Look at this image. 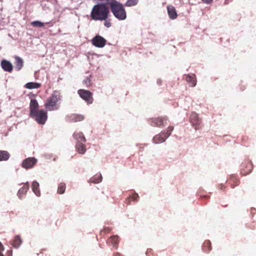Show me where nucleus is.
Listing matches in <instances>:
<instances>
[{
    "mask_svg": "<svg viewBox=\"0 0 256 256\" xmlns=\"http://www.w3.org/2000/svg\"><path fill=\"white\" fill-rule=\"evenodd\" d=\"M162 82V80H157V84H160Z\"/></svg>",
    "mask_w": 256,
    "mask_h": 256,
    "instance_id": "c9c22d12",
    "label": "nucleus"
},
{
    "mask_svg": "<svg viewBox=\"0 0 256 256\" xmlns=\"http://www.w3.org/2000/svg\"><path fill=\"white\" fill-rule=\"evenodd\" d=\"M29 182H28L24 184V186L19 189L17 196L20 199H22L24 194H26L29 190Z\"/></svg>",
    "mask_w": 256,
    "mask_h": 256,
    "instance_id": "f8f14e48",
    "label": "nucleus"
},
{
    "mask_svg": "<svg viewBox=\"0 0 256 256\" xmlns=\"http://www.w3.org/2000/svg\"><path fill=\"white\" fill-rule=\"evenodd\" d=\"M62 96L60 92L55 90L47 99L45 104V108L48 110L54 111L58 110L60 107V103Z\"/></svg>",
    "mask_w": 256,
    "mask_h": 256,
    "instance_id": "20e7f679",
    "label": "nucleus"
},
{
    "mask_svg": "<svg viewBox=\"0 0 256 256\" xmlns=\"http://www.w3.org/2000/svg\"><path fill=\"white\" fill-rule=\"evenodd\" d=\"M4 248L2 244L0 242V256H4L2 252L4 250Z\"/></svg>",
    "mask_w": 256,
    "mask_h": 256,
    "instance_id": "473e14b6",
    "label": "nucleus"
},
{
    "mask_svg": "<svg viewBox=\"0 0 256 256\" xmlns=\"http://www.w3.org/2000/svg\"><path fill=\"white\" fill-rule=\"evenodd\" d=\"M110 10L114 16L119 20H124L127 14L124 6L116 0H112L108 2Z\"/></svg>",
    "mask_w": 256,
    "mask_h": 256,
    "instance_id": "f03ea898",
    "label": "nucleus"
},
{
    "mask_svg": "<svg viewBox=\"0 0 256 256\" xmlns=\"http://www.w3.org/2000/svg\"><path fill=\"white\" fill-rule=\"evenodd\" d=\"M138 0H128L125 4V6H132L137 4Z\"/></svg>",
    "mask_w": 256,
    "mask_h": 256,
    "instance_id": "a878e982",
    "label": "nucleus"
},
{
    "mask_svg": "<svg viewBox=\"0 0 256 256\" xmlns=\"http://www.w3.org/2000/svg\"><path fill=\"white\" fill-rule=\"evenodd\" d=\"M185 79L190 86L194 87L196 86V80L194 74H188L186 76Z\"/></svg>",
    "mask_w": 256,
    "mask_h": 256,
    "instance_id": "4468645a",
    "label": "nucleus"
},
{
    "mask_svg": "<svg viewBox=\"0 0 256 256\" xmlns=\"http://www.w3.org/2000/svg\"><path fill=\"white\" fill-rule=\"evenodd\" d=\"M246 163H244V164H242V167H244V166H245V165H246Z\"/></svg>",
    "mask_w": 256,
    "mask_h": 256,
    "instance_id": "e433bc0d",
    "label": "nucleus"
},
{
    "mask_svg": "<svg viewBox=\"0 0 256 256\" xmlns=\"http://www.w3.org/2000/svg\"><path fill=\"white\" fill-rule=\"evenodd\" d=\"M66 188V184L64 182H61L58 184L57 192L59 194H63L65 192Z\"/></svg>",
    "mask_w": 256,
    "mask_h": 256,
    "instance_id": "b1692460",
    "label": "nucleus"
},
{
    "mask_svg": "<svg viewBox=\"0 0 256 256\" xmlns=\"http://www.w3.org/2000/svg\"><path fill=\"white\" fill-rule=\"evenodd\" d=\"M73 137L76 142H86V139L82 132H75L73 134Z\"/></svg>",
    "mask_w": 256,
    "mask_h": 256,
    "instance_id": "dca6fc26",
    "label": "nucleus"
},
{
    "mask_svg": "<svg viewBox=\"0 0 256 256\" xmlns=\"http://www.w3.org/2000/svg\"><path fill=\"white\" fill-rule=\"evenodd\" d=\"M167 122L166 117H161L158 118H153L150 120V124L154 126L162 127L164 126Z\"/></svg>",
    "mask_w": 256,
    "mask_h": 256,
    "instance_id": "6e6552de",
    "label": "nucleus"
},
{
    "mask_svg": "<svg viewBox=\"0 0 256 256\" xmlns=\"http://www.w3.org/2000/svg\"><path fill=\"white\" fill-rule=\"evenodd\" d=\"M78 94L87 104H91L93 103L94 98L92 94L90 91L81 89L78 91Z\"/></svg>",
    "mask_w": 256,
    "mask_h": 256,
    "instance_id": "423d86ee",
    "label": "nucleus"
},
{
    "mask_svg": "<svg viewBox=\"0 0 256 256\" xmlns=\"http://www.w3.org/2000/svg\"><path fill=\"white\" fill-rule=\"evenodd\" d=\"M91 76L89 75L88 76H86V78H84L83 80V84L86 86L88 87L90 86L92 84L91 82Z\"/></svg>",
    "mask_w": 256,
    "mask_h": 256,
    "instance_id": "bb28decb",
    "label": "nucleus"
},
{
    "mask_svg": "<svg viewBox=\"0 0 256 256\" xmlns=\"http://www.w3.org/2000/svg\"><path fill=\"white\" fill-rule=\"evenodd\" d=\"M108 8L104 4L95 5L91 12V17L94 20H106L108 17Z\"/></svg>",
    "mask_w": 256,
    "mask_h": 256,
    "instance_id": "7ed1b4c3",
    "label": "nucleus"
},
{
    "mask_svg": "<svg viewBox=\"0 0 256 256\" xmlns=\"http://www.w3.org/2000/svg\"><path fill=\"white\" fill-rule=\"evenodd\" d=\"M70 120L74 122H80L84 119V116L81 114H73L70 116Z\"/></svg>",
    "mask_w": 256,
    "mask_h": 256,
    "instance_id": "aec40b11",
    "label": "nucleus"
},
{
    "mask_svg": "<svg viewBox=\"0 0 256 256\" xmlns=\"http://www.w3.org/2000/svg\"><path fill=\"white\" fill-rule=\"evenodd\" d=\"M31 24L34 27L41 28L44 26V23L40 21L32 22Z\"/></svg>",
    "mask_w": 256,
    "mask_h": 256,
    "instance_id": "c85d7f7f",
    "label": "nucleus"
},
{
    "mask_svg": "<svg viewBox=\"0 0 256 256\" xmlns=\"http://www.w3.org/2000/svg\"><path fill=\"white\" fill-rule=\"evenodd\" d=\"M138 194H134L132 196H131L130 198H132L133 201L137 202L138 200Z\"/></svg>",
    "mask_w": 256,
    "mask_h": 256,
    "instance_id": "7c9ffc66",
    "label": "nucleus"
},
{
    "mask_svg": "<svg viewBox=\"0 0 256 256\" xmlns=\"http://www.w3.org/2000/svg\"><path fill=\"white\" fill-rule=\"evenodd\" d=\"M105 20L104 22V26H106V28L110 27V26L112 25L110 22V20Z\"/></svg>",
    "mask_w": 256,
    "mask_h": 256,
    "instance_id": "2f4dec72",
    "label": "nucleus"
},
{
    "mask_svg": "<svg viewBox=\"0 0 256 256\" xmlns=\"http://www.w3.org/2000/svg\"><path fill=\"white\" fill-rule=\"evenodd\" d=\"M40 83L30 82L26 84L24 87L28 89L38 88L40 86Z\"/></svg>",
    "mask_w": 256,
    "mask_h": 256,
    "instance_id": "6ab92c4d",
    "label": "nucleus"
},
{
    "mask_svg": "<svg viewBox=\"0 0 256 256\" xmlns=\"http://www.w3.org/2000/svg\"><path fill=\"white\" fill-rule=\"evenodd\" d=\"M102 176L101 174L96 175L91 178L89 180L90 183L98 184L102 182Z\"/></svg>",
    "mask_w": 256,
    "mask_h": 256,
    "instance_id": "412c9836",
    "label": "nucleus"
},
{
    "mask_svg": "<svg viewBox=\"0 0 256 256\" xmlns=\"http://www.w3.org/2000/svg\"><path fill=\"white\" fill-rule=\"evenodd\" d=\"M190 122L195 127L196 130L200 128V120L198 117V114L194 112L191 114L190 116Z\"/></svg>",
    "mask_w": 256,
    "mask_h": 256,
    "instance_id": "9d476101",
    "label": "nucleus"
},
{
    "mask_svg": "<svg viewBox=\"0 0 256 256\" xmlns=\"http://www.w3.org/2000/svg\"><path fill=\"white\" fill-rule=\"evenodd\" d=\"M173 129V126H169L167 129L164 130L160 134L155 136L153 138L154 142L155 144H160L164 142L170 136Z\"/></svg>",
    "mask_w": 256,
    "mask_h": 256,
    "instance_id": "39448f33",
    "label": "nucleus"
},
{
    "mask_svg": "<svg viewBox=\"0 0 256 256\" xmlns=\"http://www.w3.org/2000/svg\"><path fill=\"white\" fill-rule=\"evenodd\" d=\"M1 66L4 71L11 72L13 69L12 64L8 61L2 60L1 62Z\"/></svg>",
    "mask_w": 256,
    "mask_h": 256,
    "instance_id": "2eb2a0df",
    "label": "nucleus"
},
{
    "mask_svg": "<svg viewBox=\"0 0 256 256\" xmlns=\"http://www.w3.org/2000/svg\"><path fill=\"white\" fill-rule=\"evenodd\" d=\"M38 162V160L34 157H30L23 160L22 166L24 169L28 170L34 168Z\"/></svg>",
    "mask_w": 256,
    "mask_h": 256,
    "instance_id": "0eeeda50",
    "label": "nucleus"
},
{
    "mask_svg": "<svg viewBox=\"0 0 256 256\" xmlns=\"http://www.w3.org/2000/svg\"><path fill=\"white\" fill-rule=\"evenodd\" d=\"M106 40L100 36H96L92 40V44L98 48H103L106 44Z\"/></svg>",
    "mask_w": 256,
    "mask_h": 256,
    "instance_id": "1a4fd4ad",
    "label": "nucleus"
},
{
    "mask_svg": "<svg viewBox=\"0 0 256 256\" xmlns=\"http://www.w3.org/2000/svg\"><path fill=\"white\" fill-rule=\"evenodd\" d=\"M38 104L35 99H32L30 104V116L40 124H44L48 118L47 112L44 110H38Z\"/></svg>",
    "mask_w": 256,
    "mask_h": 256,
    "instance_id": "f257e3e1",
    "label": "nucleus"
},
{
    "mask_svg": "<svg viewBox=\"0 0 256 256\" xmlns=\"http://www.w3.org/2000/svg\"><path fill=\"white\" fill-rule=\"evenodd\" d=\"M16 60V68L18 70H20L23 66V60L22 58L19 56H15Z\"/></svg>",
    "mask_w": 256,
    "mask_h": 256,
    "instance_id": "4be33fe9",
    "label": "nucleus"
},
{
    "mask_svg": "<svg viewBox=\"0 0 256 256\" xmlns=\"http://www.w3.org/2000/svg\"><path fill=\"white\" fill-rule=\"evenodd\" d=\"M12 250H10L8 251V256H12Z\"/></svg>",
    "mask_w": 256,
    "mask_h": 256,
    "instance_id": "f704fd0d",
    "label": "nucleus"
},
{
    "mask_svg": "<svg viewBox=\"0 0 256 256\" xmlns=\"http://www.w3.org/2000/svg\"><path fill=\"white\" fill-rule=\"evenodd\" d=\"M118 238L117 236H113L108 239V242L112 243L113 245L116 244Z\"/></svg>",
    "mask_w": 256,
    "mask_h": 256,
    "instance_id": "cd10ccee",
    "label": "nucleus"
},
{
    "mask_svg": "<svg viewBox=\"0 0 256 256\" xmlns=\"http://www.w3.org/2000/svg\"><path fill=\"white\" fill-rule=\"evenodd\" d=\"M76 149L80 154H83L86 152V146L82 142H76Z\"/></svg>",
    "mask_w": 256,
    "mask_h": 256,
    "instance_id": "f3484780",
    "label": "nucleus"
},
{
    "mask_svg": "<svg viewBox=\"0 0 256 256\" xmlns=\"http://www.w3.org/2000/svg\"><path fill=\"white\" fill-rule=\"evenodd\" d=\"M22 242V240L20 236L19 235H16L14 237V238L12 242V245L14 246V248H18L20 246Z\"/></svg>",
    "mask_w": 256,
    "mask_h": 256,
    "instance_id": "a211bd4d",
    "label": "nucleus"
},
{
    "mask_svg": "<svg viewBox=\"0 0 256 256\" xmlns=\"http://www.w3.org/2000/svg\"><path fill=\"white\" fill-rule=\"evenodd\" d=\"M10 158V154L6 151L0 150V161L7 160Z\"/></svg>",
    "mask_w": 256,
    "mask_h": 256,
    "instance_id": "5701e85b",
    "label": "nucleus"
},
{
    "mask_svg": "<svg viewBox=\"0 0 256 256\" xmlns=\"http://www.w3.org/2000/svg\"><path fill=\"white\" fill-rule=\"evenodd\" d=\"M246 163L248 164V170H246V172L244 171V172H242L243 174H249L250 172L252 169V164H251V162L248 161Z\"/></svg>",
    "mask_w": 256,
    "mask_h": 256,
    "instance_id": "c756f323",
    "label": "nucleus"
},
{
    "mask_svg": "<svg viewBox=\"0 0 256 256\" xmlns=\"http://www.w3.org/2000/svg\"><path fill=\"white\" fill-rule=\"evenodd\" d=\"M167 10L170 18L171 20H175L178 14L176 13V8L174 6L170 5L168 6Z\"/></svg>",
    "mask_w": 256,
    "mask_h": 256,
    "instance_id": "9b49d317",
    "label": "nucleus"
},
{
    "mask_svg": "<svg viewBox=\"0 0 256 256\" xmlns=\"http://www.w3.org/2000/svg\"><path fill=\"white\" fill-rule=\"evenodd\" d=\"M32 190L36 196L40 197L41 196L40 184L37 181L34 180L32 182Z\"/></svg>",
    "mask_w": 256,
    "mask_h": 256,
    "instance_id": "ddd939ff",
    "label": "nucleus"
},
{
    "mask_svg": "<svg viewBox=\"0 0 256 256\" xmlns=\"http://www.w3.org/2000/svg\"><path fill=\"white\" fill-rule=\"evenodd\" d=\"M213 0H202V2L206 4H210L212 2Z\"/></svg>",
    "mask_w": 256,
    "mask_h": 256,
    "instance_id": "72a5a7b5",
    "label": "nucleus"
},
{
    "mask_svg": "<svg viewBox=\"0 0 256 256\" xmlns=\"http://www.w3.org/2000/svg\"><path fill=\"white\" fill-rule=\"evenodd\" d=\"M203 250L204 252H208L211 250L210 242L208 240L205 241L203 244Z\"/></svg>",
    "mask_w": 256,
    "mask_h": 256,
    "instance_id": "393cba45",
    "label": "nucleus"
}]
</instances>
